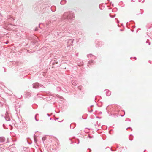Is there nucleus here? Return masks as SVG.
I'll return each mask as SVG.
<instances>
[{"instance_id": "f257e3e1", "label": "nucleus", "mask_w": 152, "mask_h": 152, "mask_svg": "<svg viewBox=\"0 0 152 152\" xmlns=\"http://www.w3.org/2000/svg\"><path fill=\"white\" fill-rule=\"evenodd\" d=\"M75 15L72 11L65 12L61 16V20L65 22H70L74 20Z\"/></svg>"}, {"instance_id": "f03ea898", "label": "nucleus", "mask_w": 152, "mask_h": 152, "mask_svg": "<svg viewBox=\"0 0 152 152\" xmlns=\"http://www.w3.org/2000/svg\"><path fill=\"white\" fill-rule=\"evenodd\" d=\"M74 41V39H71L67 40L66 45L67 47H69L71 46H73V43Z\"/></svg>"}, {"instance_id": "7ed1b4c3", "label": "nucleus", "mask_w": 152, "mask_h": 152, "mask_svg": "<svg viewBox=\"0 0 152 152\" xmlns=\"http://www.w3.org/2000/svg\"><path fill=\"white\" fill-rule=\"evenodd\" d=\"M19 121H20L18 123V128L20 129H22L23 127V122H21L20 120H19Z\"/></svg>"}, {"instance_id": "20e7f679", "label": "nucleus", "mask_w": 152, "mask_h": 152, "mask_svg": "<svg viewBox=\"0 0 152 152\" xmlns=\"http://www.w3.org/2000/svg\"><path fill=\"white\" fill-rule=\"evenodd\" d=\"M32 86L34 88H39V84L38 82L34 83Z\"/></svg>"}, {"instance_id": "39448f33", "label": "nucleus", "mask_w": 152, "mask_h": 152, "mask_svg": "<svg viewBox=\"0 0 152 152\" xmlns=\"http://www.w3.org/2000/svg\"><path fill=\"white\" fill-rule=\"evenodd\" d=\"M121 107L118 105H116L115 107L114 111L115 112H118L119 111V110L121 108Z\"/></svg>"}, {"instance_id": "423d86ee", "label": "nucleus", "mask_w": 152, "mask_h": 152, "mask_svg": "<svg viewBox=\"0 0 152 152\" xmlns=\"http://www.w3.org/2000/svg\"><path fill=\"white\" fill-rule=\"evenodd\" d=\"M95 43L96 44V46L97 48H99L102 46V43L100 41L96 40L95 41Z\"/></svg>"}, {"instance_id": "0eeeda50", "label": "nucleus", "mask_w": 152, "mask_h": 152, "mask_svg": "<svg viewBox=\"0 0 152 152\" xmlns=\"http://www.w3.org/2000/svg\"><path fill=\"white\" fill-rule=\"evenodd\" d=\"M77 65L80 66H82L83 65V61H81L80 60H79L77 61Z\"/></svg>"}, {"instance_id": "6e6552de", "label": "nucleus", "mask_w": 152, "mask_h": 152, "mask_svg": "<svg viewBox=\"0 0 152 152\" xmlns=\"http://www.w3.org/2000/svg\"><path fill=\"white\" fill-rule=\"evenodd\" d=\"M104 91H106V94L107 96H109L111 95V92L110 91H109L108 90L106 89Z\"/></svg>"}, {"instance_id": "1a4fd4ad", "label": "nucleus", "mask_w": 152, "mask_h": 152, "mask_svg": "<svg viewBox=\"0 0 152 152\" xmlns=\"http://www.w3.org/2000/svg\"><path fill=\"white\" fill-rule=\"evenodd\" d=\"M15 145V144H12V145H9V147H6L5 148H6V149H9V150H10V151H12V150H11V147L12 146V148L14 147V146Z\"/></svg>"}, {"instance_id": "9d476101", "label": "nucleus", "mask_w": 152, "mask_h": 152, "mask_svg": "<svg viewBox=\"0 0 152 152\" xmlns=\"http://www.w3.org/2000/svg\"><path fill=\"white\" fill-rule=\"evenodd\" d=\"M72 83L73 86H75L77 84V82L76 80H73L72 81Z\"/></svg>"}, {"instance_id": "9b49d317", "label": "nucleus", "mask_w": 152, "mask_h": 152, "mask_svg": "<svg viewBox=\"0 0 152 152\" xmlns=\"http://www.w3.org/2000/svg\"><path fill=\"white\" fill-rule=\"evenodd\" d=\"M5 138L4 137H0V142H5Z\"/></svg>"}, {"instance_id": "f8f14e48", "label": "nucleus", "mask_w": 152, "mask_h": 152, "mask_svg": "<svg viewBox=\"0 0 152 152\" xmlns=\"http://www.w3.org/2000/svg\"><path fill=\"white\" fill-rule=\"evenodd\" d=\"M76 126V124L75 123H72L70 125V128L71 129H73Z\"/></svg>"}, {"instance_id": "ddd939ff", "label": "nucleus", "mask_w": 152, "mask_h": 152, "mask_svg": "<svg viewBox=\"0 0 152 152\" xmlns=\"http://www.w3.org/2000/svg\"><path fill=\"white\" fill-rule=\"evenodd\" d=\"M95 62L94 60H90L88 62V65H92L94 63H95Z\"/></svg>"}, {"instance_id": "4468645a", "label": "nucleus", "mask_w": 152, "mask_h": 152, "mask_svg": "<svg viewBox=\"0 0 152 152\" xmlns=\"http://www.w3.org/2000/svg\"><path fill=\"white\" fill-rule=\"evenodd\" d=\"M5 102L4 100H2L1 101H0V107H2L3 105L4 104Z\"/></svg>"}, {"instance_id": "2eb2a0df", "label": "nucleus", "mask_w": 152, "mask_h": 152, "mask_svg": "<svg viewBox=\"0 0 152 152\" xmlns=\"http://www.w3.org/2000/svg\"><path fill=\"white\" fill-rule=\"evenodd\" d=\"M26 97L28 98L31 95V93L30 92H27L25 94Z\"/></svg>"}, {"instance_id": "dca6fc26", "label": "nucleus", "mask_w": 152, "mask_h": 152, "mask_svg": "<svg viewBox=\"0 0 152 152\" xmlns=\"http://www.w3.org/2000/svg\"><path fill=\"white\" fill-rule=\"evenodd\" d=\"M66 3V0H62L60 2V4L62 5H64Z\"/></svg>"}, {"instance_id": "f3484780", "label": "nucleus", "mask_w": 152, "mask_h": 152, "mask_svg": "<svg viewBox=\"0 0 152 152\" xmlns=\"http://www.w3.org/2000/svg\"><path fill=\"white\" fill-rule=\"evenodd\" d=\"M51 62H52V64L53 65H54L56 64H57L58 63V61L57 60H52L51 61Z\"/></svg>"}, {"instance_id": "a211bd4d", "label": "nucleus", "mask_w": 152, "mask_h": 152, "mask_svg": "<svg viewBox=\"0 0 152 152\" xmlns=\"http://www.w3.org/2000/svg\"><path fill=\"white\" fill-rule=\"evenodd\" d=\"M51 9L52 11L54 12L56 10V7L55 6H52L51 7Z\"/></svg>"}, {"instance_id": "6ab92c4d", "label": "nucleus", "mask_w": 152, "mask_h": 152, "mask_svg": "<svg viewBox=\"0 0 152 152\" xmlns=\"http://www.w3.org/2000/svg\"><path fill=\"white\" fill-rule=\"evenodd\" d=\"M34 140L35 143H36L37 141V140L36 138L37 136L35 135V134L34 135Z\"/></svg>"}, {"instance_id": "aec40b11", "label": "nucleus", "mask_w": 152, "mask_h": 152, "mask_svg": "<svg viewBox=\"0 0 152 152\" xmlns=\"http://www.w3.org/2000/svg\"><path fill=\"white\" fill-rule=\"evenodd\" d=\"M4 118L6 121H10V118L9 117H8L7 115L6 116H5Z\"/></svg>"}, {"instance_id": "412c9836", "label": "nucleus", "mask_w": 152, "mask_h": 152, "mask_svg": "<svg viewBox=\"0 0 152 152\" xmlns=\"http://www.w3.org/2000/svg\"><path fill=\"white\" fill-rule=\"evenodd\" d=\"M87 56V57H88V58H89V57H92V56L93 57H94V58H96V57H95V56H93V55L92 54H88V55Z\"/></svg>"}, {"instance_id": "4be33fe9", "label": "nucleus", "mask_w": 152, "mask_h": 152, "mask_svg": "<svg viewBox=\"0 0 152 152\" xmlns=\"http://www.w3.org/2000/svg\"><path fill=\"white\" fill-rule=\"evenodd\" d=\"M56 95V96L57 97L59 98L60 99H63V97L62 96H60L58 94H57Z\"/></svg>"}, {"instance_id": "5701e85b", "label": "nucleus", "mask_w": 152, "mask_h": 152, "mask_svg": "<svg viewBox=\"0 0 152 152\" xmlns=\"http://www.w3.org/2000/svg\"><path fill=\"white\" fill-rule=\"evenodd\" d=\"M118 113H115L113 114V116H114L115 117H118Z\"/></svg>"}, {"instance_id": "b1692460", "label": "nucleus", "mask_w": 152, "mask_h": 152, "mask_svg": "<svg viewBox=\"0 0 152 152\" xmlns=\"http://www.w3.org/2000/svg\"><path fill=\"white\" fill-rule=\"evenodd\" d=\"M82 86H79L78 87V89L80 90V91H81L82 90Z\"/></svg>"}, {"instance_id": "393cba45", "label": "nucleus", "mask_w": 152, "mask_h": 152, "mask_svg": "<svg viewBox=\"0 0 152 152\" xmlns=\"http://www.w3.org/2000/svg\"><path fill=\"white\" fill-rule=\"evenodd\" d=\"M109 15L110 16L111 18H112L115 17V15H116V14H114V15L113 16H111L110 14H109Z\"/></svg>"}, {"instance_id": "a878e982", "label": "nucleus", "mask_w": 152, "mask_h": 152, "mask_svg": "<svg viewBox=\"0 0 152 152\" xmlns=\"http://www.w3.org/2000/svg\"><path fill=\"white\" fill-rule=\"evenodd\" d=\"M131 121V119L129 118H127L125 120V121Z\"/></svg>"}, {"instance_id": "bb28decb", "label": "nucleus", "mask_w": 152, "mask_h": 152, "mask_svg": "<svg viewBox=\"0 0 152 152\" xmlns=\"http://www.w3.org/2000/svg\"><path fill=\"white\" fill-rule=\"evenodd\" d=\"M39 88H45V87L42 84H39Z\"/></svg>"}, {"instance_id": "cd10ccee", "label": "nucleus", "mask_w": 152, "mask_h": 152, "mask_svg": "<svg viewBox=\"0 0 152 152\" xmlns=\"http://www.w3.org/2000/svg\"><path fill=\"white\" fill-rule=\"evenodd\" d=\"M42 140L43 141V142L44 143V141L46 139V137H43L42 138Z\"/></svg>"}, {"instance_id": "c85d7f7f", "label": "nucleus", "mask_w": 152, "mask_h": 152, "mask_svg": "<svg viewBox=\"0 0 152 152\" xmlns=\"http://www.w3.org/2000/svg\"><path fill=\"white\" fill-rule=\"evenodd\" d=\"M9 18H10L11 19V20H14V18H11L10 16H9Z\"/></svg>"}, {"instance_id": "c756f323", "label": "nucleus", "mask_w": 152, "mask_h": 152, "mask_svg": "<svg viewBox=\"0 0 152 152\" xmlns=\"http://www.w3.org/2000/svg\"><path fill=\"white\" fill-rule=\"evenodd\" d=\"M38 115V114H36L35 116V120L37 121H39V120L38 119H37L36 118V115Z\"/></svg>"}, {"instance_id": "7c9ffc66", "label": "nucleus", "mask_w": 152, "mask_h": 152, "mask_svg": "<svg viewBox=\"0 0 152 152\" xmlns=\"http://www.w3.org/2000/svg\"><path fill=\"white\" fill-rule=\"evenodd\" d=\"M123 111L124 112V115H121V117H123L124 116V115H125V111H124V110H123Z\"/></svg>"}, {"instance_id": "2f4dec72", "label": "nucleus", "mask_w": 152, "mask_h": 152, "mask_svg": "<svg viewBox=\"0 0 152 152\" xmlns=\"http://www.w3.org/2000/svg\"><path fill=\"white\" fill-rule=\"evenodd\" d=\"M57 90L59 91H60L61 90L60 88H57Z\"/></svg>"}, {"instance_id": "473e14b6", "label": "nucleus", "mask_w": 152, "mask_h": 152, "mask_svg": "<svg viewBox=\"0 0 152 152\" xmlns=\"http://www.w3.org/2000/svg\"><path fill=\"white\" fill-rule=\"evenodd\" d=\"M144 0H139V1L140 2H143L144 1Z\"/></svg>"}, {"instance_id": "72a5a7b5", "label": "nucleus", "mask_w": 152, "mask_h": 152, "mask_svg": "<svg viewBox=\"0 0 152 152\" xmlns=\"http://www.w3.org/2000/svg\"><path fill=\"white\" fill-rule=\"evenodd\" d=\"M110 150H111L112 151H116V149H115V150H113V149L111 148Z\"/></svg>"}, {"instance_id": "f704fd0d", "label": "nucleus", "mask_w": 152, "mask_h": 152, "mask_svg": "<svg viewBox=\"0 0 152 152\" xmlns=\"http://www.w3.org/2000/svg\"><path fill=\"white\" fill-rule=\"evenodd\" d=\"M2 126H3V127L4 129H6V127H5V124H3Z\"/></svg>"}, {"instance_id": "c9c22d12", "label": "nucleus", "mask_w": 152, "mask_h": 152, "mask_svg": "<svg viewBox=\"0 0 152 152\" xmlns=\"http://www.w3.org/2000/svg\"><path fill=\"white\" fill-rule=\"evenodd\" d=\"M131 129V130L132 131V129L131 127H128L127 129H126V130L127 129Z\"/></svg>"}, {"instance_id": "e433bc0d", "label": "nucleus", "mask_w": 152, "mask_h": 152, "mask_svg": "<svg viewBox=\"0 0 152 152\" xmlns=\"http://www.w3.org/2000/svg\"><path fill=\"white\" fill-rule=\"evenodd\" d=\"M129 139L131 141H132L133 140V139L132 138H130V137H129Z\"/></svg>"}, {"instance_id": "4c0bfd02", "label": "nucleus", "mask_w": 152, "mask_h": 152, "mask_svg": "<svg viewBox=\"0 0 152 152\" xmlns=\"http://www.w3.org/2000/svg\"><path fill=\"white\" fill-rule=\"evenodd\" d=\"M88 137L90 138V139H91L92 138V137H91L89 135L88 136Z\"/></svg>"}, {"instance_id": "58836bf2", "label": "nucleus", "mask_w": 152, "mask_h": 152, "mask_svg": "<svg viewBox=\"0 0 152 152\" xmlns=\"http://www.w3.org/2000/svg\"><path fill=\"white\" fill-rule=\"evenodd\" d=\"M47 115L48 116V117H50L51 116V115H50L48 113H47Z\"/></svg>"}, {"instance_id": "ea45409f", "label": "nucleus", "mask_w": 152, "mask_h": 152, "mask_svg": "<svg viewBox=\"0 0 152 152\" xmlns=\"http://www.w3.org/2000/svg\"><path fill=\"white\" fill-rule=\"evenodd\" d=\"M37 30H38V28L37 27H36V28H35V31H37Z\"/></svg>"}, {"instance_id": "a19ab883", "label": "nucleus", "mask_w": 152, "mask_h": 152, "mask_svg": "<svg viewBox=\"0 0 152 152\" xmlns=\"http://www.w3.org/2000/svg\"><path fill=\"white\" fill-rule=\"evenodd\" d=\"M79 142H80L79 140H78V142H77V144H79Z\"/></svg>"}, {"instance_id": "79ce46f5", "label": "nucleus", "mask_w": 152, "mask_h": 152, "mask_svg": "<svg viewBox=\"0 0 152 152\" xmlns=\"http://www.w3.org/2000/svg\"><path fill=\"white\" fill-rule=\"evenodd\" d=\"M9 142V141L8 140V138L6 142L7 143V142Z\"/></svg>"}, {"instance_id": "37998d69", "label": "nucleus", "mask_w": 152, "mask_h": 152, "mask_svg": "<svg viewBox=\"0 0 152 152\" xmlns=\"http://www.w3.org/2000/svg\"><path fill=\"white\" fill-rule=\"evenodd\" d=\"M93 111V110H91V111H89V112L90 113L92 111Z\"/></svg>"}, {"instance_id": "c03bdc74", "label": "nucleus", "mask_w": 152, "mask_h": 152, "mask_svg": "<svg viewBox=\"0 0 152 152\" xmlns=\"http://www.w3.org/2000/svg\"><path fill=\"white\" fill-rule=\"evenodd\" d=\"M28 143L29 144H31V142H28Z\"/></svg>"}, {"instance_id": "a18cd8bd", "label": "nucleus", "mask_w": 152, "mask_h": 152, "mask_svg": "<svg viewBox=\"0 0 152 152\" xmlns=\"http://www.w3.org/2000/svg\"><path fill=\"white\" fill-rule=\"evenodd\" d=\"M117 23H119V20H117Z\"/></svg>"}, {"instance_id": "49530a36", "label": "nucleus", "mask_w": 152, "mask_h": 152, "mask_svg": "<svg viewBox=\"0 0 152 152\" xmlns=\"http://www.w3.org/2000/svg\"><path fill=\"white\" fill-rule=\"evenodd\" d=\"M134 58L135 60H136L137 58L136 57H134Z\"/></svg>"}, {"instance_id": "de8ad7c7", "label": "nucleus", "mask_w": 152, "mask_h": 152, "mask_svg": "<svg viewBox=\"0 0 152 152\" xmlns=\"http://www.w3.org/2000/svg\"><path fill=\"white\" fill-rule=\"evenodd\" d=\"M1 116L2 117H4V115L2 114L1 115Z\"/></svg>"}, {"instance_id": "09e8293b", "label": "nucleus", "mask_w": 152, "mask_h": 152, "mask_svg": "<svg viewBox=\"0 0 152 152\" xmlns=\"http://www.w3.org/2000/svg\"><path fill=\"white\" fill-rule=\"evenodd\" d=\"M40 24H39V27L40 28H40Z\"/></svg>"}, {"instance_id": "8fccbe9b", "label": "nucleus", "mask_w": 152, "mask_h": 152, "mask_svg": "<svg viewBox=\"0 0 152 152\" xmlns=\"http://www.w3.org/2000/svg\"><path fill=\"white\" fill-rule=\"evenodd\" d=\"M148 45H150V42H148Z\"/></svg>"}, {"instance_id": "3c124183", "label": "nucleus", "mask_w": 152, "mask_h": 152, "mask_svg": "<svg viewBox=\"0 0 152 152\" xmlns=\"http://www.w3.org/2000/svg\"><path fill=\"white\" fill-rule=\"evenodd\" d=\"M4 43H5L6 44H7L8 43V42H4Z\"/></svg>"}, {"instance_id": "603ef678", "label": "nucleus", "mask_w": 152, "mask_h": 152, "mask_svg": "<svg viewBox=\"0 0 152 152\" xmlns=\"http://www.w3.org/2000/svg\"><path fill=\"white\" fill-rule=\"evenodd\" d=\"M131 30V31H132V32H133L134 31V30H132V29Z\"/></svg>"}, {"instance_id": "864d4df0", "label": "nucleus", "mask_w": 152, "mask_h": 152, "mask_svg": "<svg viewBox=\"0 0 152 152\" xmlns=\"http://www.w3.org/2000/svg\"><path fill=\"white\" fill-rule=\"evenodd\" d=\"M76 56H78V53H77V54H76Z\"/></svg>"}, {"instance_id": "5fc2aeb1", "label": "nucleus", "mask_w": 152, "mask_h": 152, "mask_svg": "<svg viewBox=\"0 0 152 152\" xmlns=\"http://www.w3.org/2000/svg\"><path fill=\"white\" fill-rule=\"evenodd\" d=\"M143 13V12H141V13H140V14H142Z\"/></svg>"}, {"instance_id": "6e6d98bb", "label": "nucleus", "mask_w": 152, "mask_h": 152, "mask_svg": "<svg viewBox=\"0 0 152 152\" xmlns=\"http://www.w3.org/2000/svg\"><path fill=\"white\" fill-rule=\"evenodd\" d=\"M99 8H100V9L101 10H102V8H100V7H99Z\"/></svg>"}, {"instance_id": "4d7b16f0", "label": "nucleus", "mask_w": 152, "mask_h": 152, "mask_svg": "<svg viewBox=\"0 0 152 152\" xmlns=\"http://www.w3.org/2000/svg\"><path fill=\"white\" fill-rule=\"evenodd\" d=\"M99 8H100V9L101 10H102V8H100V7H99Z\"/></svg>"}, {"instance_id": "13d9d810", "label": "nucleus", "mask_w": 152, "mask_h": 152, "mask_svg": "<svg viewBox=\"0 0 152 152\" xmlns=\"http://www.w3.org/2000/svg\"><path fill=\"white\" fill-rule=\"evenodd\" d=\"M51 95L52 96H53V94H52Z\"/></svg>"}, {"instance_id": "bf43d9fd", "label": "nucleus", "mask_w": 152, "mask_h": 152, "mask_svg": "<svg viewBox=\"0 0 152 152\" xmlns=\"http://www.w3.org/2000/svg\"><path fill=\"white\" fill-rule=\"evenodd\" d=\"M120 30L121 31H123V30H122V29H120Z\"/></svg>"}, {"instance_id": "052dcab7", "label": "nucleus", "mask_w": 152, "mask_h": 152, "mask_svg": "<svg viewBox=\"0 0 152 152\" xmlns=\"http://www.w3.org/2000/svg\"><path fill=\"white\" fill-rule=\"evenodd\" d=\"M50 120H52V118H50Z\"/></svg>"}, {"instance_id": "680f3d73", "label": "nucleus", "mask_w": 152, "mask_h": 152, "mask_svg": "<svg viewBox=\"0 0 152 152\" xmlns=\"http://www.w3.org/2000/svg\"><path fill=\"white\" fill-rule=\"evenodd\" d=\"M93 105H91L90 106L91 107H93Z\"/></svg>"}, {"instance_id": "e2e57ef3", "label": "nucleus", "mask_w": 152, "mask_h": 152, "mask_svg": "<svg viewBox=\"0 0 152 152\" xmlns=\"http://www.w3.org/2000/svg\"><path fill=\"white\" fill-rule=\"evenodd\" d=\"M132 22L135 23V22L134 21H132Z\"/></svg>"}, {"instance_id": "0e129e2a", "label": "nucleus", "mask_w": 152, "mask_h": 152, "mask_svg": "<svg viewBox=\"0 0 152 152\" xmlns=\"http://www.w3.org/2000/svg\"><path fill=\"white\" fill-rule=\"evenodd\" d=\"M140 13H138L137 14V15H139V14Z\"/></svg>"}, {"instance_id": "69168bd1", "label": "nucleus", "mask_w": 152, "mask_h": 152, "mask_svg": "<svg viewBox=\"0 0 152 152\" xmlns=\"http://www.w3.org/2000/svg\"><path fill=\"white\" fill-rule=\"evenodd\" d=\"M130 136H132V137H133V136H132V134H130Z\"/></svg>"}, {"instance_id": "338daca9", "label": "nucleus", "mask_w": 152, "mask_h": 152, "mask_svg": "<svg viewBox=\"0 0 152 152\" xmlns=\"http://www.w3.org/2000/svg\"><path fill=\"white\" fill-rule=\"evenodd\" d=\"M118 146H117V148H118Z\"/></svg>"}, {"instance_id": "774afa93", "label": "nucleus", "mask_w": 152, "mask_h": 152, "mask_svg": "<svg viewBox=\"0 0 152 152\" xmlns=\"http://www.w3.org/2000/svg\"><path fill=\"white\" fill-rule=\"evenodd\" d=\"M145 150H144V152H145Z\"/></svg>"}]
</instances>
